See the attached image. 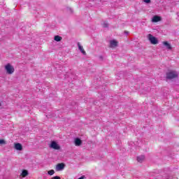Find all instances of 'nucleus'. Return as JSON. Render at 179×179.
Here are the masks:
<instances>
[{"mask_svg":"<svg viewBox=\"0 0 179 179\" xmlns=\"http://www.w3.org/2000/svg\"><path fill=\"white\" fill-rule=\"evenodd\" d=\"M5 69H6V73H8V75H12V73H13V72H15V67H13V66H12L9 63L5 66Z\"/></svg>","mask_w":179,"mask_h":179,"instance_id":"2","label":"nucleus"},{"mask_svg":"<svg viewBox=\"0 0 179 179\" xmlns=\"http://www.w3.org/2000/svg\"><path fill=\"white\" fill-rule=\"evenodd\" d=\"M64 169H65V164L64 163L57 164L56 166L57 171H62Z\"/></svg>","mask_w":179,"mask_h":179,"instance_id":"5","label":"nucleus"},{"mask_svg":"<svg viewBox=\"0 0 179 179\" xmlns=\"http://www.w3.org/2000/svg\"><path fill=\"white\" fill-rule=\"evenodd\" d=\"M178 78V73L176 71H169L166 73V79L167 80H171Z\"/></svg>","mask_w":179,"mask_h":179,"instance_id":"1","label":"nucleus"},{"mask_svg":"<svg viewBox=\"0 0 179 179\" xmlns=\"http://www.w3.org/2000/svg\"><path fill=\"white\" fill-rule=\"evenodd\" d=\"M22 177H27L29 176V171L27 170H23L22 172Z\"/></svg>","mask_w":179,"mask_h":179,"instance_id":"14","label":"nucleus"},{"mask_svg":"<svg viewBox=\"0 0 179 179\" xmlns=\"http://www.w3.org/2000/svg\"><path fill=\"white\" fill-rule=\"evenodd\" d=\"M78 47V50L80 51V52L83 55H86V51H85V49H83V46L80 45V43H77Z\"/></svg>","mask_w":179,"mask_h":179,"instance_id":"6","label":"nucleus"},{"mask_svg":"<svg viewBox=\"0 0 179 179\" xmlns=\"http://www.w3.org/2000/svg\"><path fill=\"white\" fill-rule=\"evenodd\" d=\"M145 3H150V0H143Z\"/></svg>","mask_w":179,"mask_h":179,"instance_id":"18","label":"nucleus"},{"mask_svg":"<svg viewBox=\"0 0 179 179\" xmlns=\"http://www.w3.org/2000/svg\"><path fill=\"white\" fill-rule=\"evenodd\" d=\"M0 107H1V103H0Z\"/></svg>","mask_w":179,"mask_h":179,"instance_id":"25","label":"nucleus"},{"mask_svg":"<svg viewBox=\"0 0 179 179\" xmlns=\"http://www.w3.org/2000/svg\"><path fill=\"white\" fill-rule=\"evenodd\" d=\"M148 40L151 44H159V40H157V38L153 36L152 34H148Z\"/></svg>","mask_w":179,"mask_h":179,"instance_id":"3","label":"nucleus"},{"mask_svg":"<svg viewBox=\"0 0 179 179\" xmlns=\"http://www.w3.org/2000/svg\"><path fill=\"white\" fill-rule=\"evenodd\" d=\"M48 174L49 176H54V174H55V171L52 169V170L48 171Z\"/></svg>","mask_w":179,"mask_h":179,"instance_id":"15","label":"nucleus"},{"mask_svg":"<svg viewBox=\"0 0 179 179\" xmlns=\"http://www.w3.org/2000/svg\"><path fill=\"white\" fill-rule=\"evenodd\" d=\"M103 27L104 28H107L108 27V23H107L106 22H104L102 24Z\"/></svg>","mask_w":179,"mask_h":179,"instance_id":"16","label":"nucleus"},{"mask_svg":"<svg viewBox=\"0 0 179 179\" xmlns=\"http://www.w3.org/2000/svg\"><path fill=\"white\" fill-rule=\"evenodd\" d=\"M118 75H120V74L117 73V76H118Z\"/></svg>","mask_w":179,"mask_h":179,"instance_id":"24","label":"nucleus"},{"mask_svg":"<svg viewBox=\"0 0 179 179\" xmlns=\"http://www.w3.org/2000/svg\"><path fill=\"white\" fill-rule=\"evenodd\" d=\"M73 79H76V77H74Z\"/></svg>","mask_w":179,"mask_h":179,"instance_id":"23","label":"nucleus"},{"mask_svg":"<svg viewBox=\"0 0 179 179\" xmlns=\"http://www.w3.org/2000/svg\"><path fill=\"white\" fill-rule=\"evenodd\" d=\"M55 41H57V42H59L62 40V37L57 35V36H55V38H54Z\"/></svg>","mask_w":179,"mask_h":179,"instance_id":"13","label":"nucleus"},{"mask_svg":"<svg viewBox=\"0 0 179 179\" xmlns=\"http://www.w3.org/2000/svg\"><path fill=\"white\" fill-rule=\"evenodd\" d=\"M99 58H100L101 59H103V56H99Z\"/></svg>","mask_w":179,"mask_h":179,"instance_id":"21","label":"nucleus"},{"mask_svg":"<svg viewBox=\"0 0 179 179\" xmlns=\"http://www.w3.org/2000/svg\"><path fill=\"white\" fill-rule=\"evenodd\" d=\"M124 33H125L126 34H129V31H125Z\"/></svg>","mask_w":179,"mask_h":179,"instance_id":"20","label":"nucleus"},{"mask_svg":"<svg viewBox=\"0 0 179 179\" xmlns=\"http://www.w3.org/2000/svg\"><path fill=\"white\" fill-rule=\"evenodd\" d=\"M6 144V141L3 139H0V145H5Z\"/></svg>","mask_w":179,"mask_h":179,"instance_id":"17","label":"nucleus"},{"mask_svg":"<svg viewBox=\"0 0 179 179\" xmlns=\"http://www.w3.org/2000/svg\"><path fill=\"white\" fill-rule=\"evenodd\" d=\"M110 45L111 48L117 47V45H118V42L115 40H112L110 41Z\"/></svg>","mask_w":179,"mask_h":179,"instance_id":"10","label":"nucleus"},{"mask_svg":"<svg viewBox=\"0 0 179 179\" xmlns=\"http://www.w3.org/2000/svg\"><path fill=\"white\" fill-rule=\"evenodd\" d=\"M69 10H70V12H72V8H70Z\"/></svg>","mask_w":179,"mask_h":179,"instance_id":"22","label":"nucleus"},{"mask_svg":"<svg viewBox=\"0 0 179 179\" xmlns=\"http://www.w3.org/2000/svg\"><path fill=\"white\" fill-rule=\"evenodd\" d=\"M160 20H162V17L157 15H155L152 19V23H157V22H160Z\"/></svg>","mask_w":179,"mask_h":179,"instance_id":"7","label":"nucleus"},{"mask_svg":"<svg viewBox=\"0 0 179 179\" xmlns=\"http://www.w3.org/2000/svg\"><path fill=\"white\" fill-rule=\"evenodd\" d=\"M163 44H164V45H165V47H166L167 50H171V45H170V43H169V42L164 41Z\"/></svg>","mask_w":179,"mask_h":179,"instance_id":"12","label":"nucleus"},{"mask_svg":"<svg viewBox=\"0 0 179 179\" xmlns=\"http://www.w3.org/2000/svg\"><path fill=\"white\" fill-rule=\"evenodd\" d=\"M52 179H61L59 176H54Z\"/></svg>","mask_w":179,"mask_h":179,"instance_id":"19","label":"nucleus"},{"mask_svg":"<svg viewBox=\"0 0 179 179\" xmlns=\"http://www.w3.org/2000/svg\"><path fill=\"white\" fill-rule=\"evenodd\" d=\"M50 148H51L52 149H55V150H59V149H61L59 145H58V143H57V142L55 141L51 142Z\"/></svg>","mask_w":179,"mask_h":179,"instance_id":"4","label":"nucleus"},{"mask_svg":"<svg viewBox=\"0 0 179 179\" xmlns=\"http://www.w3.org/2000/svg\"><path fill=\"white\" fill-rule=\"evenodd\" d=\"M74 143L76 146H80V145H82V140H80L79 138H76L74 140Z\"/></svg>","mask_w":179,"mask_h":179,"instance_id":"8","label":"nucleus"},{"mask_svg":"<svg viewBox=\"0 0 179 179\" xmlns=\"http://www.w3.org/2000/svg\"><path fill=\"white\" fill-rule=\"evenodd\" d=\"M15 149H16V150H22L23 146L22 145V144L17 143L15 144Z\"/></svg>","mask_w":179,"mask_h":179,"instance_id":"9","label":"nucleus"},{"mask_svg":"<svg viewBox=\"0 0 179 179\" xmlns=\"http://www.w3.org/2000/svg\"><path fill=\"white\" fill-rule=\"evenodd\" d=\"M143 160H145V155H141L139 157H137V162H138V163H142Z\"/></svg>","mask_w":179,"mask_h":179,"instance_id":"11","label":"nucleus"}]
</instances>
